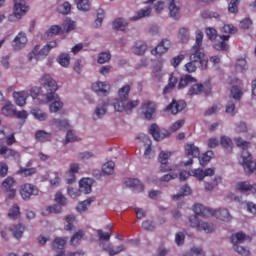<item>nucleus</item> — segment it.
<instances>
[{
    "mask_svg": "<svg viewBox=\"0 0 256 256\" xmlns=\"http://www.w3.org/2000/svg\"><path fill=\"white\" fill-rule=\"evenodd\" d=\"M193 211L195 215L189 218L190 227L197 229V231H205V233H213L215 231V225H213V223L200 221L199 217H216L220 221H231L232 219L227 208L214 210L202 204H195Z\"/></svg>",
    "mask_w": 256,
    "mask_h": 256,
    "instance_id": "obj_1",
    "label": "nucleus"
},
{
    "mask_svg": "<svg viewBox=\"0 0 256 256\" xmlns=\"http://www.w3.org/2000/svg\"><path fill=\"white\" fill-rule=\"evenodd\" d=\"M203 31H196V42L190 50V61L184 65V71L187 73H195L197 71V63L199 69L205 71L208 61L205 59V51L203 50Z\"/></svg>",
    "mask_w": 256,
    "mask_h": 256,
    "instance_id": "obj_2",
    "label": "nucleus"
},
{
    "mask_svg": "<svg viewBox=\"0 0 256 256\" xmlns=\"http://www.w3.org/2000/svg\"><path fill=\"white\" fill-rule=\"evenodd\" d=\"M41 85H43L44 89H46L45 99L41 100V103H51L50 113H57L59 110L63 109V102H61V98L57 95V82L52 79L51 75L45 74L40 79Z\"/></svg>",
    "mask_w": 256,
    "mask_h": 256,
    "instance_id": "obj_3",
    "label": "nucleus"
},
{
    "mask_svg": "<svg viewBox=\"0 0 256 256\" xmlns=\"http://www.w3.org/2000/svg\"><path fill=\"white\" fill-rule=\"evenodd\" d=\"M237 147H241L243 150L241 152L242 165L244 167V171L247 175H251V173L255 172L256 169V161L253 160V156L249 153L250 142L243 140L241 137H237L234 139Z\"/></svg>",
    "mask_w": 256,
    "mask_h": 256,
    "instance_id": "obj_4",
    "label": "nucleus"
},
{
    "mask_svg": "<svg viewBox=\"0 0 256 256\" xmlns=\"http://www.w3.org/2000/svg\"><path fill=\"white\" fill-rule=\"evenodd\" d=\"M221 31L222 33H226V35H220L221 41L214 44V49L216 51H229V44L226 41L231 39V35L237 33V28L231 24H225Z\"/></svg>",
    "mask_w": 256,
    "mask_h": 256,
    "instance_id": "obj_5",
    "label": "nucleus"
},
{
    "mask_svg": "<svg viewBox=\"0 0 256 256\" xmlns=\"http://www.w3.org/2000/svg\"><path fill=\"white\" fill-rule=\"evenodd\" d=\"M247 239V235L243 232H237L236 234L231 236V243L233 244V249L241 256H249L251 255V251L246 247L239 246L243 241Z\"/></svg>",
    "mask_w": 256,
    "mask_h": 256,
    "instance_id": "obj_6",
    "label": "nucleus"
},
{
    "mask_svg": "<svg viewBox=\"0 0 256 256\" xmlns=\"http://www.w3.org/2000/svg\"><path fill=\"white\" fill-rule=\"evenodd\" d=\"M27 0H14L13 14L9 15L8 20L11 22L19 21L23 15L29 11V6L25 4Z\"/></svg>",
    "mask_w": 256,
    "mask_h": 256,
    "instance_id": "obj_7",
    "label": "nucleus"
},
{
    "mask_svg": "<svg viewBox=\"0 0 256 256\" xmlns=\"http://www.w3.org/2000/svg\"><path fill=\"white\" fill-rule=\"evenodd\" d=\"M39 195V188L31 183H25L20 186V196L24 201H29L32 197Z\"/></svg>",
    "mask_w": 256,
    "mask_h": 256,
    "instance_id": "obj_8",
    "label": "nucleus"
},
{
    "mask_svg": "<svg viewBox=\"0 0 256 256\" xmlns=\"http://www.w3.org/2000/svg\"><path fill=\"white\" fill-rule=\"evenodd\" d=\"M15 178L8 176L3 182H2V189H4L5 193H7L6 201H9L11 199H15V196L17 195V190L15 189Z\"/></svg>",
    "mask_w": 256,
    "mask_h": 256,
    "instance_id": "obj_9",
    "label": "nucleus"
},
{
    "mask_svg": "<svg viewBox=\"0 0 256 256\" xmlns=\"http://www.w3.org/2000/svg\"><path fill=\"white\" fill-rule=\"evenodd\" d=\"M139 105V100H132L128 102H121V101H114L113 107L115 111H118V113H123V111H126V113H131L135 107Z\"/></svg>",
    "mask_w": 256,
    "mask_h": 256,
    "instance_id": "obj_10",
    "label": "nucleus"
},
{
    "mask_svg": "<svg viewBox=\"0 0 256 256\" xmlns=\"http://www.w3.org/2000/svg\"><path fill=\"white\" fill-rule=\"evenodd\" d=\"M51 50L48 48L47 45L43 46L41 49V46L36 45L33 50L28 54V61H33V59H36V61H39L41 57H47L49 55V52Z\"/></svg>",
    "mask_w": 256,
    "mask_h": 256,
    "instance_id": "obj_11",
    "label": "nucleus"
},
{
    "mask_svg": "<svg viewBox=\"0 0 256 256\" xmlns=\"http://www.w3.org/2000/svg\"><path fill=\"white\" fill-rule=\"evenodd\" d=\"M201 93L209 95L211 93V86L209 84H194L189 88L187 95L193 97V95H201Z\"/></svg>",
    "mask_w": 256,
    "mask_h": 256,
    "instance_id": "obj_12",
    "label": "nucleus"
},
{
    "mask_svg": "<svg viewBox=\"0 0 256 256\" xmlns=\"http://www.w3.org/2000/svg\"><path fill=\"white\" fill-rule=\"evenodd\" d=\"M170 157H171V152H165V151L160 152L159 161L161 163L160 171L162 173H167L168 171H173L175 169L173 166H169V164L167 163Z\"/></svg>",
    "mask_w": 256,
    "mask_h": 256,
    "instance_id": "obj_13",
    "label": "nucleus"
},
{
    "mask_svg": "<svg viewBox=\"0 0 256 256\" xmlns=\"http://www.w3.org/2000/svg\"><path fill=\"white\" fill-rule=\"evenodd\" d=\"M92 91L97 93V95H104L107 97L109 91H111V85L108 82H96L92 84Z\"/></svg>",
    "mask_w": 256,
    "mask_h": 256,
    "instance_id": "obj_14",
    "label": "nucleus"
},
{
    "mask_svg": "<svg viewBox=\"0 0 256 256\" xmlns=\"http://www.w3.org/2000/svg\"><path fill=\"white\" fill-rule=\"evenodd\" d=\"M171 49V40L169 39H162V41L154 48L152 49L151 53L152 55H163L167 53Z\"/></svg>",
    "mask_w": 256,
    "mask_h": 256,
    "instance_id": "obj_15",
    "label": "nucleus"
},
{
    "mask_svg": "<svg viewBox=\"0 0 256 256\" xmlns=\"http://www.w3.org/2000/svg\"><path fill=\"white\" fill-rule=\"evenodd\" d=\"M27 34L20 32L12 41L14 51H21L27 45Z\"/></svg>",
    "mask_w": 256,
    "mask_h": 256,
    "instance_id": "obj_16",
    "label": "nucleus"
},
{
    "mask_svg": "<svg viewBox=\"0 0 256 256\" xmlns=\"http://www.w3.org/2000/svg\"><path fill=\"white\" fill-rule=\"evenodd\" d=\"M192 177H196L198 181H203L205 177H213L215 175V169L207 168L206 170L203 169H193L191 170Z\"/></svg>",
    "mask_w": 256,
    "mask_h": 256,
    "instance_id": "obj_17",
    "label": "nucleus"
},
{
    "mask_svg": "<svg viewBox=\"0 0 256 256\" xmlns=\"http://www.w3.org/2000/svg\"><path fill=\"white\" fill-rule=\"evenodd\" d=\"M124 185H126V187H130V189H133L134 193H141L145 189V186L142 185L141 181L136 178H126L124 180Z\"/></svg>",
    "mask_w": 256,
    "mask_h": 256,
    "instance_id": "obj_18",
    "label": "nucleus"
},
{
    "mask_svg": "<svg viewBox=\"0 0 256 256\" xmlns=\"http://www.w3.org/2000/svg\"><path fill=\"white\" fill-rule=\"evenodd\" d=\"M187 107V103H185L184 100H173L172 103H170L166 107V111H171L172 115H177V113H180V111H183Z\"/></svg>",
    "mask_w": 256,
    "mask_h": 256,
    "instance_id": "obj_19",
    "label": "nucleus"
},
{
    "mask_svg": "<svg viewBox=\"0 0 256 256\" xmlns=\"http://www.w3.org/2000/svg\"><path fill=\"white\" fill-rule=\"evenodd\" d=\"M145 119H148V121H151L153 119V115H155V102L153 101H147L142 104L141 107Z\"/></svg>",
    "mask_w": 256,
    "mask_h": 256,
    "instance_id": "obj_20",
    "label": "nucleus"
},
{
    "mask_svg": "<svg viewBox=\"0 0 256 256\" xmlns=\"http://www.w3.org/2000/svg\"><path fill=\"white\" fill-rule=\"evenodd\" d=\"M150 135H152L155 141H163L165 137H169V132L163 133L157 124H152L149 129Z\"/></svg>",
    "mask_w": 256,
    "mask_h": 256,
    "instance_id": "obj_21",
    "label": "nucleus"
},
{
    "mask_svg": "<svg viewBox=\"0 0 256 256\" xmlns=\"http://www.w3.org/2000/svg\"><path fill=\"white\" fill-rule=\"evenodd\" d=\"M100 247H102L104 251H108L110 256L119 255V253H121L122 251H125V245H120L116 248V250H114L113 247L111 246V243H107V242H101Z\"/></svg>",
    "mask_w": 256,
    "mask_h": 256,
    "instance_id": "obj_22",
    "label": "nucleus"
},
{
    "mask_svg": "<svg viewBox=\"0 0 256 256\" xmlns=\"http://www.w3.org/2000/svg\"><path fill=\"white\" fill-rule=\"evenodd\" d=\"M131 92V85L126 84L118 90V99L114 101L127 102L129 101V93Z\"/></svg>",
    "mask_w": 256,
    "mask_h": 256,
    "instance_id": "obj_23",
    "label": "nucleus"
},
{
    "mask_svg": "<svg viewBox=\"0 0 256 256\" xmlns=\"http://www.w3.org/2000/svg\"><path fill=\"white\" fill-rule=\"evenodd\" d=\"M67 237H56L52 242L53 251H65V245H67Z\"/></svg>",
    "mask_w": 256,
    "mask_h": 256,
    "instance_id": "obj_24",
    "label": "nucleus"
},
{
    "mask_svg": "<svg viewBox=\"0 0 256 256\" xmlns=\"http://www.w3.org/2000/svg\"><path fill=\"white\" fill-rule=\"evenodd\" d=\"M0 155H2L4 159H16L19 157V152L7 146H0Z\"/></svg>",
    "mask_w": 256,
    "mask_h": 256,
    "instance_id": "obj_25",
    "label": "nucleus"
},
{
    "mask_svg": "<svg viewBox=\"0 0 256 256\" xmlns=\"http://www.w3.org/2000/svg\"><path fill=\"white\" fill-rule=\"evenodd\" d=\"M53 135L51 132H46L45 130H38L35 132V140L38 141V143H47L51 141Z\"/></svg>",
    "mask_w": 256,
    "mask_h": 256,
    "instance_id": "obj_26",
    "label": "nucleus"
},
{
    "mask_svg": "<svg viewBox=\"0 0 256 256\" xmlns=\"http://www.w3.org/2000/svg\"><path fill=\"white\" fill-rule=\"evenodd\" d=\"M169 3L168 9L170 13V17L172 19H179L181 17V12L179 6H177V1L175 0H167Z\"/></svg>",
    "mask_w": 256,
    "mask_h": 256,
    "instance_id": "obj_27",
    "label": "nucleus"
},
{
    "mask_svg": "<svg viewBox=\"0 0 256 256\" xmlns=\"http://www.w3.org/2000/svg\"><path fill=\"white\" fill-rule=\"evenodd\" d=\"M185 153L188 155V157H199L201 155V152L199 150V147L195 146L194 143H187L184 146Z\"/></svg>",
    "mask_w": 256,
    "mask_h": 256,
    "instance_id": "obj_28",
    "label": "nucleus"
},
{
    "mask_svg": "<svg viewBox=\"0 0 256 256\" xmlns=\"http://www.w3.org/2000/svg\"><path fill=\"white\" fill-rule=\"evenodd\" d=\"M191 83H197V79L190 74H186L180 78L178 89H185V87Z\"/></svg>",
    "mask_w": 256,
    "mask_h": 256,
    "instance_id": "obj_29",
    "label": "nucleus"
},
{
    "mask_svg": "<svg viewBox=\"0 0 256 256\" xmlns=\"http://www.w3.org/2000/svg\"><path fill=\"white\" fill-rule=\"evenodd\" d=\"M13 97L15 99L16 105H18L19 107H23V105L27 103L28 94L25 91L14 92Z\"/></svg>",
    "mask_w": 256,
    "mask_h": 256,
    "instance_id": "obj_30",
    "label": "nucleus"
},
{
    "mask_svg": "<svg viewBox=\"0 0 256 256\" xmlns=\"http://www.w3.org/2000/svg\"><path fill=\"white\" fill-rule=\"evenodd\" d=\"M79 189L81 193H84L85 195H89L91 193V179L89 178H83L79 182Z\"/></svg>",
    "mask_w": 256,
    "mask_h": 256,
    "instance_id": "obj_31",
    "label": "nucleus"
},
{
    "mask_svg": "<svg viewBox=\"0 0 256 256\" xmlns=\"http://www.w3.org/2000/svg\"><path fill=\"white\" fill-rule=\"evenodd\" d=\"M2 111V115H4L5 117H15V105H13L10 102H7L1 109Z\"/></svg>",
    "mask_w": 256,
    "mask_h": 256,
    "instance_id": "obj_32",
    "label": "nucleus"
},
{
    "mask_svg": "<svg viewBox=\"0 0 256 256\" xmlns=\"http://www.w3.org/2000/svg\"><path fill=\"white\" fill-rule=\"evenodd\" d=\"M132 51L135 55H145V51H147V44L143 41H137L133 46Z\"/></svg>",
    "mask_w": 256,
    "mask_h": 256,
    "instance_id": "obj_33",
    "label": "nucleus"
},
{
    "mask_svg": "<svg viewBox=\"0 0 256 256\" xmlns=\"http://www.w3.org/2000/svg\"><path fill=\"white\" fill-rule=\"evenodd\" d=\"M175 85H177V78L171 74L169 76L168 84L165 86L163 90V95H169L173 89H175Z\"/></svg>",
    "mask_w": 256,
    "mask_h": 256,
    "instance_id": "obj_34",
    "label": "nucleus"
},
{
    "mask_svg": "<svg viewBox=\"0 0 256 256\" xmlns=\"http://www.w3.org/2000/svg\"><path fill=\"white\" fill-rule=\"evenodd\" d=\"M220 145L227 151L231 153L233 151V140L227 136H222L220 139Z\"/></svg>",
    "mask_w": 256,
    "mask_h": 256,
    "instance_id": "obj_35",
    "label": "nucleus"
},
{
    "mask_svg": "<svg viewBox=\"0 0 256 256\" xmlns=\"http://www.w3.org/2000/svg\"><path fill=\"white\" fill-rule=\"evenodd\" d=\"M151 15V7H146L137 12L136 16L130 18V21H139V19H143L144 17H149Z\"/></svg>",
    "mask_w": 256,
    "mask_h": 256,
    "instance_id": "obj_36",
    "label": "nucleus"
},
{
    "mask_svg": "<svg viewBox=\"0 0 256 256\" xmlns=\"http://www.w3.org/2000/svg\"><path fill=\"white\" fill-rule=\"evenodd\" d=\"M51 123L57 127L60 131H64L65 129H69V121L68 120H61L54 118L51 120Z\"/></svg>",
    "mask_w": 256,
    "mask_h": 256,
    "instance_id": "obj_37",
    "label": "nucleus"
},
{
    "mask_svg": "<svg viewBox=\"0 0 256 256\" xmlns=\"http://www.w3.org/2000/svg\"><path fill=\"white\" fill-rule=\"evenodd\" d=\"M65 30L59 25H52L46 32L47 37H54V35H63Z\"/></svg>",
    "mask_w": 256,
    "mask_h": 256,
    "instance_id": "obj_38",
    "label": "nucleus"
},
{
    "mask_svg": "<svg viewBox=\"0 0 256 256\" xmlns=\"http://www.w3.org/2000/svg\"><path fill=\"white\" fill-rule=\"evenodd\" d=\"M49 183L52 187H59V185H61V177H59V172L49 173Z\"/></svg>",
    "mask_w": 256,
    "mask_h": 256,
    "instance_id": "obj_39",
    "label": "nucleus"
},
{
    "mask_svg": "<svg viewBox=\"0 0 256 256\" xmlns=\"http://www.w3.org/2000/svg\"><path fill=\"white\" fill-rule=\"evenodd\" d=\"M236 189L240 193H247V191H251L253 189V185L247 181H241L236 184Z\"/></svg>",
    "mask_w": 256,
    "mask_h": 256,
    "instance_id": "obj_40",
    "label": "nucleus"
},
{
    "mask_svg": "<svg viewBox=\"0 0 256 256\" xmlns=\"http://www.w3.org/2000/svg\"><path fill=\"white\" fill-rule=\"evenodd\" d=\"M30 95L32 97V99H37L38 101H36V103H40L42 104L43 102H41L42 99H45V94H41V89L34 87L30 90Z\"/></svg>",
    "mask_w": 256,
    "mask_h": 256,
    "instance_id": "obj_41",
    "label": "nucleus"
},
{
    "mask_svg": "<svg viewBox=\"0 0 256 256\" xmlns=\"http://www.w3.org/2000/svg\"><path fill=\"white\" fill-rule=\"evenodd\" d=\"M113 29L116 31H125L127 29V21L123 18H117L113 22Z\"/></svg>",
    "mask_w": 256,
    "mask_h": 256,
    "instance_id": "obj_42",
    "label": "nucleus"
},
{
    "mask_svg": "<svg viewBox=\"0 0 256 256\" xmlns=\"http://www.w3.org/2000/svg\"><path fill=\"white\" fill-rule=\"evenodd\" d=\"M20 215H21V210L19 208V205L14 204L8 212L9 219H12L13 221H15V219H19Z\"/></svg>",
    "mask_w": 256,
    "mask_h": 256,
    "instance_id": "obj_43",
    "label": "nucleus"
},
{
    "mask_svg": "<svg viewBox=\"0 0 256 256\" xmlns=\"http://www.w3.org/2000/svg\"><path fill=\"white\" fill-rule=\"evenodd\" d=\"M35 173H37V168L20 167L17 171V175H22L23 177H32Z\"/></svg>",
    "mask_w": 256,
    "mask_h": 256,
    "instance_id": "obj_44",
    "label": "nucleus"
},
{
    "mask_svg": "<svg viewBox=\"0 0 256 256\" xmlns=\"http://www.w3.org/2000/svg\"><path fill=\"white\" fill-rule=\"evenodd\" d=\"M10 231L13 233L15 239H21L23 237V232L25 231V227L21 224H17L13 226Z\"/></svg>",
    "mask_w": 256,
    "mask_h": 256,
    "instance_id": "obj_45",
    "label": "nucleus"
},
{
    "mask_svg": "<svg viewBox=\"0 0 256 256\" xmlns=\"http://www.w3.org/2000/svg\"><path fill=\"white\" fill-rule=\"evenodd\" d=\"M102 172L105 175H113V173L115 172V162L108 161L107 163L103 164Z\"/></svg>",
    "mask_w": 256,
    "mask_h": 256,
    "instance_id": "obj_46",
    "label": "nucleus"
},
{
    "mask_svg": "<svg viewBox=\"0 0 256 256\" xmlns=\"http://www.w3.org/2000/svg\"><path fill=\"white\" fill-rule=\"evenodd\" d=\"M109 105V102H104L102 105H98L95 109V115L97 119H101L103 115L107 113V107Z\"/></svg>",
    "mask_w": 256,
    "mask_h": 256,
    "instance_id": "obj_47",
    "label": "nucleus"
},
{
    "mask_svg": "<svg viewBox=\"0 0 256 256\" xmlns=\"http://www.w3.org/2000/svg\"><path fill=\"white\" fill-rule=\"evenodd\" d=\"M93 201H95V198H89L80 202L77 206V211H79V213H85V211H87L88 207L91 205V203H93Z\"/></svg>",
    "mask_w": 256,
    "mask_h": 256,
    "instance_id": "obj_48",
    "label": "nucleus"
},
{
    "mask_svg": "<svg viewBox=\"0 0 256 256\" xmlns=\"http://www.w3.org/2000/svg\"><path fill=\"white\" fill-rule=\"evenodd\" d=\"M187 195H191V187L189 185H184L180 189V194H176L173 196L174 201L181 199V197H185Z\"/></svg>",
    "mask_w": 256,
    "mask_h": 256,
    "instance_id": "obj_49",
    "label": "nucleus"
},
{
    "mask_svg": "<svg viewBox=\"0 0 256 256\" xmlns=\"http://www.w3.org/2000/svg\"><path fill=\"white\" fill-rule=\"evenodd\" d=\"M213 159V151H207L206 153L202 154L201 157H199V162L202 167H205L209 161Z\"/></svg>",
    "mask_w": 256,
    "mask_h": 256,
    "instance_id": "obj_50",
    "label": "nucleus"
},
{
    "mask_svg": "<svg viewBox=\"0 0 256 256\" xmlns=\"http://www.w3.org/2000/svg\"><path fill=\"white\" fill-rule=\"evenodd\" d=\"M75 3L79 11H89V9H91V3L89 0H75Z\"/></svg>",
    "mask_w": 256,
    "mask_h": 256,
    "instance_id": "obj_51",
    "label": "nucleus"
},
{
    "mask_svg": "<svg viewBox=\"0 0 256 256\" xmlns=\"http://www.w3.org/2000/svg\"><path fill=\"white\" fill-rule=\"evenodd\" d=\"M32 115H34L35 119L38 121H46L48 117L47 113L43 112V110L39 108L32 109Z\"/></svg>",
    "mask_w": 256,
    "mask_h": 256,
    "instance_id": "obj_52",
    "label": "nucleus"
},
{
    "mask_svg": "<svg viewBox=\"0 0 256 256\" xmlns=\"http://www.w3.org/2000/svg\"><path fill=\"white\" fill-rule=\"evenodd\" d=\"M71 61V57L69 56V54H60L57 58V62L59 63V65H61L62 67H69V63Z\"/></svg>",
    "mask_w": 256,
    "mask_h": 256,
    "instance_id": "obj_53",
    "label": "nucleus"
},
{
    "mask_svg": "<svg viewBox=\"0 0 256 256\" xmlns=\"http://www.w3.org/2000/svg\"><path fill=\"white\" fill-rule=\"evenodd\" d=\"M85 236V231L83 230H79L78 232H76L72 238L70 239V245H79V241L81 239H83V237Z\"/></svg>",
    "mask_w": 256,
    "mask_h": 256,
    "instance_id": "obj_54",
    "label": "nucleus"
},
{
    "mask_svg": "<svg viewBox=\"0 0 256 256\" xmlns=\"http://www.w3.org/2000/svg\"><path fill=\"white\" fill-rule=\"evenodd\" d=\"M178 39L181 43H187V41H189V30L185 27L180 28L178 32Z\"/></svg>",
    "mask_w": 256,
    "mask_h": 256,
    "instance_id": "obj_55",
    "label": "nucleus"
},
{
    "mask_svg": "<svg viewBox=\"0 0 256 256\" xmlns=\"http://www.w3.org/2000/svg\"><path fill=\"white\" fill-rule=\"evenodd\" d=\"M97 61L100 65L109 63V61H111V52L107 51L99 53Z\"/></svg>",
    "mask_w": 256,
    "mask_h": 256,
    "instance_id": "obj_56",
    "label": "nucleus"
},
{
    "mask_svg": "<svg viewBox=\"0 0 256 256\" xmlns=\"http://www.w3.org/2000/svg\"><path fill=\"white\" fill-rule=\"evenodd\" d=\"M77 27V24L73 20H66V22L63 24V31L64 33H71V31H75Z\"/></svg>",
    "mask_w": 256,
    "mask_h": 256,
    "instance_id": "obj_57",
    "label": "nucleus"
},
{
    "mask_svg": "<svg viewBox=\"0 0 256 256\" xmlns=\"http://www.w3.org/2000/svg\"><path fill=\"white\" fill-rule=\"evenodd\" d=\"M231 95L236 101H241V97H243V91L239 86H233L231 88Z\"/></svg>",
    "mask_w": 256,
    "mask_h": 256,
    "instance_id": "obj_58",
    "label": "nucleus"
},
{
    "mask_svg": "<svg viewBox=\"0 0 256 256\" xmlns=\"http://www.w3.org/2000/svg\"><path fill=\"white\" fill-rule=\"evenodd\" d=\"M103 19H105V10L104 9H98L97 10V18L94 22L95 27H101L103 25Z\"/></svg>",
    "mask_w": 256,
    "mask_h": 256,
    "instance_id": "obj_59",
    "label": "nucleus"
},
{
    "mask_svg": "<svg viewBox=\"0 0 256 256\" xmlns=\"http://www.w3.org/2000/svg\"><path fill=\"white\" fill-rule=\"evenodd\" d=\"M201 17H202V19H219V14L217 12L203 10L201 12Z\"/></svg>",
    "mask_w": 256,
    "mask_h": 256,
    "instance_id": "obj_60",
    "label": "nucleus"
},
{
    "mask_svg": "<svg viewBox=\"0 0 256 256\" xmlns=\"http://www.w3.org/2000/svg\"><path fill=\"white\" fill-rule=\"evenodd\" d=\"M55 202L58 205L65 207V205H67V198L63 195V193L57 192L55 195Z\"/></svg>",
    "mask_w": 256,
    "mask_h": 256,
    "instance_id": "obj_61",
    "label": "nucleus"
},
{
    "mask_svg": "<svg viewBox=\"0 0 256 256\" xmlns=\"http://www.w3.org/2000/svg\"><path fill=\"white\" fill-rule=\"evenodd\" d=\"M241 0H230L228 11L229 13H238L239 12V2Z\"/></svg>",
    "mask_w": 256,
    "mask_h": 256,
    "instance_id": "obj_62",
    "label": "nucleus"
},
{
    "mask_svg": "<svg viewBox=\"0 0 256 256\" xmlns=\"http://www.w3.org/2000/svg\"><path fill=\"white\" fill-rule=\"evenodd\" d=\"M185 256H205V252H203V248L193 247Z\"/></svg>",
    "mask_w": 256,
    "mask_h": 256,
    "instance_id": "obj_63",
    "label": "nucleus"
},
{
    "mask_svg": "<svg viewBox=\"0 0 256 256\" xmlns=\"http://www.w3.org/2000/svg\"><path fill=\"white\" fill-rule=\"evenodd\" d=\"M206 35L210 41L217 39V30L215 28H206Z\"/></svg>",
    "mask_w": 256,
    "mask_h": 256,
    "instance_id": "obj_64",
    "label": "nucleus"
}]
</instances>
